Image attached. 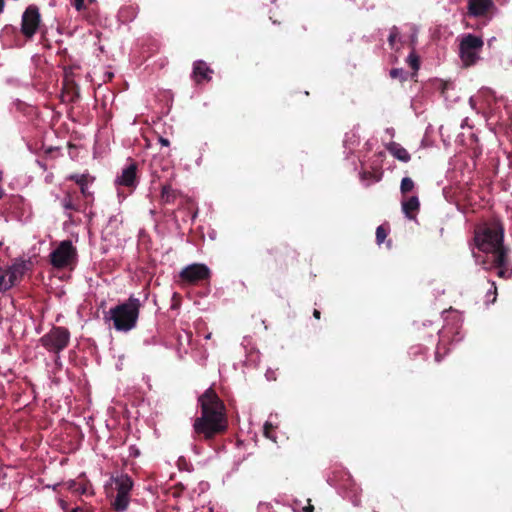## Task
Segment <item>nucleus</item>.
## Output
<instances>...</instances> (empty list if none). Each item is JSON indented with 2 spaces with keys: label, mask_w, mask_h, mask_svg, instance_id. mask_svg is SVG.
Listing matches in <instances>:
<instances>
[{
  "label": "nucleus",
  "mask_w": 512,
  "mask_h": 512,
  "mask_svg": "<svg viewBox=\"0 0 512 512\" xmlns=\"http://www.w3.org/2000/svg\"><path fill=\"white\" fill-rule=\"evenodd\" d=\"M303 512H314V506L311 504V500L307 499V505L302 508Z\"/></svg>",
  "instance_id": "obj_30"
},
{
  "label": "nucleus",
  "mask_w": 512,
  "mask_h": 512,
  "mask_svg": "<svg viewBox=\"0 0 512 512\" xmlns=\"http://www.w3.org/2000/svg\"><path fill=\"white\" fill-rule=\"evenodd\" d=\"M473 241L479 251L485 253L480 264L485 270H497V276L509 279L512 267L509 263V248L504 245V225L497 217L480 222L474 227Z\"/></svg>",
  "instance_id": "obj_1"
},
{
  "label": "nucleus",
  "mask_w": 512,
  "mask_h": 512,
  "mask_svg": "<svg viewBox=\"0 0 512 512\" xmlns=\"http://www.w3.org/2000/svg\"><path fill=\"white\" fill-rule=\"evenodd\" d=\"M273 429H274V427H273V425L271 423L266 422L264 424V435H265V437L275 441V437L272 434Z\"/></svg>",
  "instance_id": "obj_25"
},
{
  "label": "nucleus",
  "mask_w": 512,
  "mask_h": 512,
  "mask_svg": "<svg viewBox=\"0 0 512 512\" xmlns=\"http://www.w3.org/2000/svg\"><path fill=\"white\" fill-rule=\"evenodd\" d=\"M64 72H65L64 82L66 84L72 83V80H71V75H72L71 68H69V69L65 68Z\"/></svg>",
  "instance_id": "obj_29"
},
{
  "label": "nucleus",
  "mask_w": 512,
  "mask_h": 512,
  "mask_svg": "<svg viewBox=\"0 0 512 512\" xmlns=\"http://www.w3.org/2000/svg\"><path fill=\"white\" fill-rule=\"evenodd\" d=\"M5 6L4 0H0V14L3 12Z\"/></svg>",
  "instance_id": "obj_35"
},
{
  "label": "nucleus",
  "mask_w": 512,
  "mask_h": 512,
  "mask_svg": "<svg viewBox=\"0 0 512 512\" xmlns=\"http://www.w3.org/2000/svg\"><path fill=\"white\" fill-rule=\"evenodd\" d=\"M180 193L173 189L170 184H164L161 188L160 200L163 204H172L175 202Z\"/></svg>",
  "instance_id": "obj_17"
},
{
  "label": "nucleus",
  "mask_w": 512,
  "mask_h": 512,
  "mask_svg": "<svg viewBox=\"0 0 512 512\" xmlns=\"http://www.w3.org/2000/svg\"><path fill=\"white\" fill-rule=\"evenodd\" d=\"M77 259V250L70 240L60 242L50 254V263L57 269H63L74 264Z\"/></svg>",
  "instance_id": "obj_6"
},
{
  "label": "nucleus",
  "mask_w": 512,
  "mask_h": 512,
  "mask_svg": "<svg viewBox=\"0 0 512 512\" xmlns=\"http://www.w3.org/2000/svg\"><path fill=\"white\" fill-rule=\"evenodd\" d=\"M306 30L307 29L304 25H300V26L296 27L295 32H296L297 36H301Z\"/></svg>",
  "instance_id": "obj_31"
},
{
  "label": "nucleus",
  "mask_w": 512,
  "mask_h": 512,
  "mask_svg": "<svg viewBox=\"0 0 512 512\" xmlns=\"http://www.w3.org/2000/svg\"><path fill=\"white\" fill-rule=\"evenodd\" d=\"M87 1H88V3H94L95 2V0H87Z\"/></svg>",
  "instance_id": "obj_37"
},
{
  "label": "nucleus",
  "mask_w": 512,
  "mask_h": 512,
  "mask_svg": "<svg viewBox=\"0 0 512 512\" xmlns=\"http://www.w3.org/2000/svg\"><path fill=\"white\" fill-rule=\"evenodd\" d=\"M115 484L116 496L111 502L112 507L117 512L127 510L130 503V492L133 488V480L127 474H121L112 478Z\"/></svg>",
  "instance_id": "obj_4"
},
{
  "label": "nucleus",
  "mask_w": 512,
  "mask_h": 512,
  "mask_svg": "<svg viewBox=\"0 0 512 512\" xmlns=\"http://www.w3.org/2000/svg\"><path fill=\"white\" fill-rule=\"evenodd\" d=\"M495 5L492 0H469L468 1V14L473 17H486Z\"/></svg>",
  "instance_id": "obj_11"
},
{
  "label": "nucleus",
  "mask_w": 512,
  "mask_h": 512,
  "mask_svg": "<svg viewBox=\"0 0 512 512\" xmlns=\"http://www.w3.org/2000/svg\"><path fill=\"white\" fill-rule=\"evenodd\" d=\"M373 512H379V511L373 510Z\"/></svg>",
  "instance_id": "obj_38"
},
{
  "label": "nucleus",
  "mask_w": 512,
  "mask_h": 512,
  "mask_svg": "<svg viewBox=\"0 0 512 512\" xmlns=\"http://www.w3.org/2000/svg\"><path fill=\"white\" fill-rule=\"evenodd\" d=\"M213 71L209 68L207 63L203 60H198L193 64V77L196 82H201L202 80L209 81L211 76L209 75Z\"/></svg>",
  "instance_id": "obj_15"
},
{
  "label": "nucleus",
  "mask_w": 512,
  "mask_h": 512,
  "mask_svg": "<svg viewBox=\"0 0 512 512\" xmlns=\"http://www.w3.org/2000/svg\"><path fill=\"white\" fill-rule=\"evenodd\" d=\"M140 308V300L130 296L127 301L110 308L104 319L112 321L115 330L128 332L137 326Z\"/></svg>",
  "instance_id": "obj_3"
},
{
  "label": "nucleus",
  "mask_w": 512,
  "mask_h": 512,
  "mask_svg": "<svg viewBox=\"0 0 512 512\" xmlns=\"http://www.w3.org/2000/svg\"><path fill=\"white\" fill-rule=\"evenodd\" d=\"M198 404L200 416L194 419L192 438L211 446L218 436L228 430L226 406L212 387L199 396Z\"/></svg>",
  "instance_id": "obj_2"
},
{
  "label": "nucleus",
  "mask_w": 512,
  "mask_h": 512,
  "mask_svg": "<svg viewBox=\"0 0 512 512\" xmlns=\"http://www.w3.org/2000/svg\"><path fill=\"white\" fill-rule=\"evenodd\" d=\"M61 204L65 210L79 212L80 206L75 202L73 195L70 192H67L64 198L61 201Z\"/></svg>",
  "instance_id": "obj_19"
},
{
  "label": "nucleus",
  "mask_w": 512,
  "mask_h": 512,
  "mask_svg": "<svg viewBox=\"0 0 512 512\" xmlns=\"http://www.w3.org/2000/svg\"><path fill=\"white\" fill-rule=\"evenodd\" d=\"M392 79H398L400 82H404L408 78V72L402 68H393L389 73Z\"/></svg>",
  "instance_id": "obj_22"
},
{
  "label": "nucleus",
  "mask_w": 512,
  "mask_h": 512,
  "mask_svg": "<svg viewBox=\"0 0 512 512\" xmlns=\"http://www.w3.org/2000/svg\"><path fill=\"white\" fill-rule=\"evenodd\" d=\"M484 42L481 37L474 34H466L459 45L460 58L465 66H471L478 60V52Z\"/></svg>",
  "instance_id": "obj_7"
},
{
  "label": "nucleus",
  "mask_w": 512,
  "mask_h": 512,
  "mask_svg": "<svg viewBox=\"0 0 512 512\" xmlns=\"http://www.w3.org/2000/svg\"><path fill=\"white\" fill-rule=\"evenodd\" d=\"M401 205L405 216L410 220H414L416 218V214L420 210V201L418 196L414 195L405 197L402 200Z\"/></svg>",
  "instance_id": "obj_14"
},
{
  "label": "nucleus",
  "mask_w": 512,
  "mask_h": 512,
  "mask_svg": "<svg viewBox=\"0 0 512 512\" xmlns=\"http://www.w3.org/2000/svg\"><path fill=\"white\" fill-rule=\"evenodd\" d=\"M179 276L185 283L197 284L202 281H209L211 271L205 264L193 263L184 267Z\"/></svg>",
  "instance_id": "obj_10"
},
{
  "label": "nucleus",
  "mask_w": 512,
  "mask_h": 512,
  "mask_svg": "<svg viewBox=\"0 0 512 512\" xmlns=\"http://www.w3.org/2000/svg\"><path fill=\"white\" fill-rule=\"evenodd\" d=\"M490 295H493V299L491 300V302L494 303L497 295V287L494 281L491 282V289L488 290L487 292V297H489Z\"/></svg>",
  "instance_id": "obj_28"
},
{
  "label": "nucleus",
  "mask_w": 512,
  "mask_h": 512,
  "mask_svg": "<svg viewBox=\"0 0 512 512\" xmlns=\"http://www.w3.org/2000/svg\"><path fill=\"white\" fill-rule=\"evenodd\" d=\"M159 142L162 146H169L170 145V142L168 139L164 138V137H159Z\"/></svg>",
  "instance_id": "obj_33"
},
{
  "label": "nucleus",
  "mask_w": 512,
  "mask_h": 512,
  "mask_svg": "<svg viewBox=\"0 0 512 512\" xmlns=\"http://www.w3.org/2000/svg\"><path fill=\"white\" fill-rule=\"evenodd\" d=\"M72 6L80 12L86 8L85 0H72Z\"/></svg>",
  "instance_id": "obj_26"
},
{
  "label": "nucleus",
  "mask_w": 512,
  "mask_h": 512,
  "mask_svg": "<svg viewBox=\"0 0 512 512\" xmlns=\"http://www.w3.org/2000/svg\"><path fill=\"white\" fill-rule=\"evenodd\" d=\"M381 504L384 506L385 512H394L397 508V499L395 497H385Z\"/></svg>",
  "instance_id": "obj_21"
},
{
  "label": "nucleus",
  "mask_w": 512,
  "mask_h": 512,
  "mask_svg": "<svg viewBox=\"0 0 512 512\" xmlns=\"http://www.w3.org/2000/svg\"><path fill=\"white\" fill-rule=\"evenodd\" d=\"M407 62L414 71H417L420 67L419 57L414 52L409 54Z\"/></svg>",
  "instance_id": "obj_24"
},
{
  "label": "nucleus",
  "mask_w": 512,
  "mask_h": 512,
  "mask_svg": "<svg viewBox=\"0 0 512 512\" xmlns=\"http://www.w3.org/2000/svg\"><path fill=\"white\" fill-rule=\"evenodd\" d=\"M387 237V230L383 225H380L376 229V242L378 245L382 244Z\"/></svg>",
  "instance_id": "obj_23"
},
{
  "label": "nucleus",
  "mask_w": 512,
  "mask_h": 512,
  "mask_svg": "<svg viewBox=\"0 0 512 512\" xmlns=\"http://www.w3.org/2000/svg\"><path fill=\"white\" fill-rule=\"evenodd\" d=\"M313 316L319 320L321 318V312L317 309H314Z\"/></svg>",
  "instance_id": "obj_34"
},
{
  "label": "nucleus",
  "mask_w": 512,
  "mask_h": 512,
  "mask_svg": "<svg viewBox=\"0 0 512 512\" xmlns=\"http://www.w3.org/2000/svg\"><path fill=\"white\" fill-rule=\"evenodd\" d=\"M415 187L414 181L410 177H404L401 180L400 191L403 196H406Z\"/></svg>",
  "instance_id": "obj_20"
},
{
  "label": "nucleus",
  "mask_w": 512,
  "mask_h": 512,
  "mask_svg": "<svg viewBox=\"0 0 512 512\" xmlns=\"http://www.w3.org/2000/svg\"><path fill=\"white\" fill-rule=\"evenodd\" d=\"M4 195V190L2 189V187L0 186V199L3 197Z\"/></svg>",
  "instance_id": "obj_36"
},
{
  "label": "nucleus",
  "mask_w": 512,
  "mask_h": 512,
  "mask_svg": "<svg viewBox=\"0 0 512 512\" xmlns=\"http://www.w3.org/2000/svg\"><path fill=\"white\" fill-rule=\"evenodd\" d=\"M27 261L15 262L8 270L0 275V292H5L20 282L28 270Z\"/></svg>",
  "instance_id": "obj_9"
},
{
  "label": "nucleus",
  "mask_w": 512,
  "mask_h": 512,
  "mask_svg": "<svg viewBox=\"0 0 512 512\" xmlns=\"http://www.w3.org/2000/svg\"><path fill=\"white\" fill-rule=\"evenodd\" d=\"M41 23V14L39 8L31 4L22 14L21 33L27 39H31L38 31Z\"/></svg>",
  "instance_id": "obj_8"
},
{
  "label": "nucleus",
  "mask_w": 512,
  "mask_h": 512,
  "mask_svg": "<svg viewBox=\"0 0 512 512\" xmlns=\"http://www.w3.org/2000/svg\"><path fill=\"white\" fill-rule=\"evenodd\" d=\"M41 345L49 352L59 354L70 342V332L62 326H54L40 338Z\"/></svg>",
  "instance_id": "obj_5"
},
{
  "label": "nucleus",
  "mask_w": 512,
  "mask_h": 512,
  "mask_svg": "<svg viewBox=\"0 0 512 512\" xmlns=\"http://www.w3.org/2000/svg\"><path fill=\"white\" fill-rule=\"evenodd\" d=\"M68 180L74 181L80 187V192L86 199V203L89 204L93 201V194L88 189V183L93 181L94 178H90L88 174H72L68 177Z\"/></svg>",
  "instance_id": "obj_13"
},
{
  "label": "nucleus",
  "mask_w": 512,
  "mask_h": 512,
  "mask_svg": "<svg viewBox=\"0 0 512 512\" xmlns=\"http://www.w3.org/2000/svg\"><path fill=\"white\" fill-rule=\"evenodd\" d=\"M400 41H401V37H400L399 28L397 26L391 27L390 28V33H389V36H388L389 47L392 50L398 51L400 49V47L397 46V43L400 42Z\"/></svg>",
  "instance_id": "obj_18"
},
{
  "label": "nucleus",
  "mask_w": 512,
  "mask_h": 512,
  "mask_svg": "<svg viewBox=\"0 0 512 512\" xmlns=\"http://www.w3.org/2000/svg\"><path fill=\"white\" fill-rule=\"evenodd\" d=\"M116 183L134 189L137 185V163L131 161L129 165L122 170L121 175L117 177Z\"/></svg>",
  "instance_id": "obj_12"
},
{
  "label": "nucleus",
  "mask_w": 512,
  "mask_h": 512,
  "mask_svg": "<svg viewBox=\"0 0 512 512\" xmlns=\"http://www.w3.org/2000/svg\"><path fill=\"white\" fill-rule=\"evenodd\" d=\"M452 83L447 81H440L438 89L442 95H445L446 91L451 87Z\"/></svg>",
  "instance_id": "obj_27"
},
{
  "label": "nucleus",
  "mask_w": 512,
  "mask_h": 512,
  "mask_svg": "<svg viewBox=\"0 0 512 512\" xmlns=\"http://www.w3.org/2000/svg\"><path fill=\"white\" fill-rule=\"evenodd\" d=\"M442 360V355L440 353V346H437V350L435 352V361L440 362Z\"/></svg>",
  "instance_id": "obj_32"
},
{
  "label": "nucleus",
  "mask_w": 512,
  "mask_h": 512,
  "mask_svg": "<svg viewBox=\"0 0 512 512\" xmlns=\"http://www.w3.org/2000/svg\"><path fill=\"white\" fill-rule=\"evenodd\" d=\"M387 151L392 154L396 159L401 162H409L411 159L408 151L397 142H390L386 144Z\"/></svg>",
  "instance_id": "obj_16"
}]
</instances>
